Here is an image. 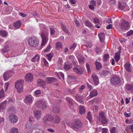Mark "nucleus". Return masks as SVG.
I'll list each match as a JSON object with an SVG mask.
<instances>
[{
	"label": "nucleus",
	"mask_w": 133,
	"mask_h": 133,
	"mask_svg": "<svg viewBox=\"0 0 133 133\" xmlns=\"http://www.w3.org/2000/svg\"><path fill=\"white\" fill-rule=\"evenodd\" d=\"M95 65L96 68L97 70H99L101 68V63L99 62L96 61Z\"/></svg>",
	"instance_id": "40"
},
{
	"label": "nucleus",
	"mask_w": 133,
	"mask_h": 133,
	"mask_svg": "<svg viewBox=\"0 0 133 133\" xmlns=\"http://www.w3.org/2000/svg\"><path fill=\"white\" fill-rule=\"evenodd\" d=\"M43 80L42 79H38L37 80V83H38V84L39 85H40V84L41 83V82Z\"/></svg>",
	"instance_id": "63"
},
{
	"label": "nucleus",
	"mask_w": 133,
	"mask_h": 133,
	"mask_svg": "<svg viewBox=\"0 0 133 133\" xmlns=\"http://www.w3.org/2000/svg\"><path fill=\"white\" fill-rule=\"evenodd\" d=\"M91 78L93 80L94 84L96 85H98L99 83V80L98 76L95 73H93L91 75Z\"/></svg>",
	"instance_id": "11"
},
{
	"label": "nucleus",
	"mask_w": 133,
	"mask_h": 133,
	"mask_svg": "<svg viewBox=\"0 0 133 133\" xmlns=\"http://www.w3.org/2000/svg\"><path fill=\"white\" fill-rule=\"evenodd\" d=\"M125 89L127 90L130 91L132 94L133 93V85L127 84L125 87Z\"/></svg>",
	"instance_id": "21"
},
{
	"label": "nucleus",
	"mask_w": 133,
	"mask_h": 133,
	"mask_svg": "<svg viewBox=\"0 0 133 133\" xmlns=\"http://www.w3.org/2000/svg\"><path fill=\"white\" fill-rule=\"evenodd\" d=\"M53 119V117L50 115L47 114L44 116L43 119V122L46 123L48 122V121L52 122Z\"/></svg>",
	"instance_id": "10"
},
{
	"label": "nucleus",
	"mask_w": 133,
	"mask_h": 133,
	"mask_svg": "<svg viewBox=\"0 0 133 133\" xmlns=\"http://www.w3.org/2000/svg\"><path fill=\"white\" fill-rule=\"evenodd\" d=\"M61 27L63 30L64 31L65 33L68 34V35H69V31L67 30L66 26L63 23H61Z\"/></svg>",
	"instance_id": "31"
},
{
	"label": "nucleus",
	"mask_w": 133,
	"mask_h": 133,
	"mask_svg": "<svg viewBox=\"0 0 133 133\" xmlns=\"http://www.w3.org/2000/svg\"><path fill=\"white\" fill-rule=\"evenodd\" d=\"M39 54H36L35 56L32 59L31 61L33 62H37L39 61Z\"/></svg>",
	"instance_id": "25"
},
{
	"label": "nucleus",
	"mask_w": 133,
	"mask_h": 133,
	"mask_svg": "<svg viewBox=\"0 0 133 133\" xmlns=\"http://www.w3.org/2000/svg\"><path fill=\"white\" fill-rule=\"evenodd\" d=\"M41 91L39 90H37L35 92V94L36 97H37L38 95L41 93Z\"/></svg>",
	"instance_id": "47"
},
{
	"label": "nucleus",
	"mask_w": 133,
	"mask_h": 133,
	"mask_svg": "<svg viewBox=\"0 0 133 133\" xmlns=\"http://www.w3.org/2000/svg\"><path fill=\"white\" fill-rule=\"evenodd\" d=\"M97 99V98L94 99L92 100L89 101V103L90 104H92L94 103V102L96 101Z\"/></svg>",
	"instance_id": "60"
},
{
	"label": "nucleus",
	"mask_w": 133,
	"mask_h": 133,
	"mask_svg": "<svg viewBox=\"0 0 133 133\" xmlns=\"http://www.w3.org/2000/svg\"><path fill=\"white\" fill-rule=\"evenodd\" d=\"M56 81V79L53 77L47 78L46 79V83L48 84H51Z\"/></svg>",
	"instance_id": "22"
},
{
	"label": "nucleus",
	"mask_w": 133,
	"mask_h": 133,
	"mask_svg": "<svg viewBox=\"0 0 133 133\" xmlns=\"http://www.w3.org/2000/svg\"><path fill=\"white\" fill-rule=\"evenodd\" d=\"M98 92L97 90L96 89H93L90 92L89 97L90 98L96 96Z\"/></svg>",
	"instance_id": "18"
},
{
	"label": "nucleus",
	"mask_w": 133,
	"mask_h": 133,
	"mask_svg": "<svg viewBox=\"0 0 133 133\" xmlns=\"http://www.w3.org/2000/svg\"><path fill=\"white\" fill-rule=\"evenodd\" d=\"M10 133H18V129L15 128H12L10 131Z\"/></svg>",
	"instance_id": "41"
},
{
	"label": "nucleus",
	"mask_w": 133,
	"mask_h": 133,
	"mask_svg": "<svg viewBox=\"0 0 133 133\" xmlns=\"http://www.w3.org/2000/svg\"><path fill=\"white\" fill-rule=\"evenodd\" d=\"M11 76V72L10 71H8L4 73L3 75L5 81L8 80Z\"/></svg>",
	"instance_id": "17"
},
{
	"label": "nucleus",
	"mask_w": 133,
	"mask_h": 133,
	"mask_svg": "<svg viewBox=\"0 0 133 133\" xmlns=\"http://www.w3.org/2000/svg\"><path fill=\"white\" fill-rule=\"evenodd\" d=\"M133 34V31L132 30H130L128 31L127 33V36H130L132 35Z\"/></svg>",
	"instance_id": "49"
},
{
	"label": "nucleus",
	"mask_w": 133,
	"mask_h": 133,
	"mask_svg": "<svg viewBox=\"0 0 133 133\" xmlns=\"http://www.w3.org/2000/svg\"><path fill=\"white\" fill-rule=\"evenodd\" d=\"M72 63L73 65L76 66H78L77 65V62L76 60L73 61H72Z\"/></svg>",
	"instance_id": "62"
},
{
	"label": "nucleus",
	"mask_w": 133,
	"mask_h": 133,
	"mask_svg": "<svg viewBox=\"0 0 133 133\" xmlns=\"http://www.w3.org/2000/svg\"><path fill=\"white\" fill-rule=\"evenodd\" d=\"M5 97L4 91L3 89H2L0 91V98L2 99Z\"/></svg>",
	"instance_id": "38"
},
{
	"label": "nucleus",
	"mask_w": 133,
	"mask_h": 133,
	"mask_svg": "<svg viewBox=\"0 0 133 133\" xmlns=\"http://www.w3.org/2000/svg\"><path fill=\"white\" fill-rule=\"evenodd\" d=\"M42 60L44 62L45 65L46 66H48V63L46 60H45L44 58H43Z\"/></svg>",
	"instance_id": "57"
},
{
	"label": "nucleus",
	"mask_w": 133,
	"mask_h": 133,
	"mask_svg": "<svg viewBox=\"0 0 133 133\" xmlns=\"http://www.w3.org/2000/svg\"><path fill=\"white\" fill-rule=\"evenodd\" d=\"M34 100V98L32 95H27L25 97L24 101L27 105L31 104Z\"/></svg>",
	"instance_id": "6"
},
{
	"label": "nucleus",
	"mask_w": 133,
	"mask_h": 133,
	"mask_svg": "<svg viewBox=\"0 0 133 133\" xmlns=\"http://www.w3.org/2000/svg\"><path fill=\"white\" fill-rule=\"evenodd\" d=\"M76 100L82 104H84L82 100V97L80 95H77L75 97Z\"/></svg>",
	"instance_id": "26"
},
{
	"label": "nucleus",
	"mask_w": 133,
	"mask_h": 133,
	"mask_svg": "<svg viewBox=\"0 0 133 133\" xmlns=\"http://www.w3.org/2000/svg\"><path fill=\"white\" fill-rule=\"evenodd\" d=\"M25 79L28 82H31L33 79V76L32 74L28 73L24 77Z\"/></svg>",
	"instance_id": "13"
},
{
	"label": "nucleus",
	"mask_w": 133,
	"mask_h": 133,
	"mask_svg": "<svg viewBox=\"0 0 133 133\" xmlns=\"http://www.w3.org/2000/svg\"><path fill=\"white\" fill-rule=\"evenodd\" d=\"M21 23L20 21H19L14 23V25L15 28L18 29L21 26Z\"/></svg>",
	"instance_id": "29"
},
{
	"label": "nucleus",
	"mask_w": 133,
	"mask_h": 133,
	"mask_svg": "<svg viewBox=\"0 0 133 133\" xmlns=\"http://www.w3.org/2000/svg\"><path fill=\"white\" fill-rule=\"evenodd\" d=\"M109 55L108 54H106L104 55L103 58V61L104 62L107 61L109 59Z\"/></svg>",
	"instance_id": "42"
},
{
	"label": "nucleus",
	"mask_w": 133,
	"mask_h": 133,
	"mask_svg": "<svg viewBox=\"0 0 133 133\" xmlns=\"http://www.w3.org/2000/svg\"><path fill=\"white\" fill-rule=\"evenodd\" d=\"M40 86H42L43 88H44L45 86V81H42L41 82V83L40 85Z\"/></svg>",
	"instance_id": "55"
},
{
	"label": "nucleus",
	"mask_w": 133,
	"mask_h": 133,
	"mask_svg": "<svg viewBox=\"0 0 133 133\" xmlns=\"http://www.w3.org/2000/svg\"><path fill=\"white\" fill-rule=\"evenodd\" d=\"M50 34L51 35H53L55 33V30L54 29L50 28Z\"/></svg>",
	"instance_id": "50"
},
{
	"label": "nucleus",
	"mask_w": 133,
	"mask_h": 133,
	"mask_svg": "<svg viewBox=\"0 0 133 133\" xmlns=\"http://www.w3.org/2000/svg\"><path fill=\"white\" fill-rule=\"evenodd\" d=\"M38 39L35 36L31 37L28 40V43L30 46L36 47L39 43Z\"/></svg>",
	"instance_id": "2"
},
{
	"label": "nucleus",
	"mask_w": 133,
	"mask_h": 133,
	"mask_svg": "<svg viewBox=\"0 0 133 133\" xmlns=\"http://www.w3.org/2000/svg\"><path fill=\"white\" fill-rule=\"evenodd\" d=\"M73 69L75 72L79 75H82L84 71V68L82 66H76L73 68Z\"/></svg>",
	"instance_id": "7"
},
{
	"label": "nucleus",
	"mask_w": 133,
	"mask_h": 133,
	"mask_svg": "<svg viewBox=\"0 0 133 133\" xmlns=\"http://www.w3.org/2000/svg\"><path fill=\"white\" fill-rule=\"evenodd\" d=\"M130 66L131 64L128 63H126L124 65L126 70L129 72H130L131 71Z\"/></svg>",
	"instance_id": "27"
},
{
	"label": "nucleus",
	"mask_w": 133,
	"mask_h": 133,
	"mask_svg": "<svg viewBox=\"0 0 133 133\" xmlns=\"http://www.w3.org/2000/svg\"><path fill=\"white\" fill-rule=\"evenodd\" d=\"M120 55V51H118L115 54L114 58L117 62H118L119 59Z\"/></svg>",
	"instance_id": "30"
},
{
	"label": "nucleus",
	"mask_w": 133,
	"mask_h": 133,
	"mask_svg": "<svg viewBox=\"0 0 133 133\" xmlns=\"http://www.w3.org/2000/svg\"><path fill=\"white\" fill-rule=\"evenodd\" d=\"M110 133H115L116 132V128L115 127H113L110 129Z\"/></svg>",
	"instance_id": "46"
},
{
	"label": "nucleus",
	"mask_w": 133,
	"mask_h": 133,
	"mask_svg": "<svg viewBox=\"0 0 133 133\" xmlns=\"http://www.w3.org/2000/svg\"><path fill=\"white\" fill-rule=\"evenodd\" d=\"M7 102V101L5 100L0 104V111H2L5 108Z\"/></svg>",
	"instance_id": "24"
},
{
	"label": "nucleus",
	"mask_w": 133,
	"mask_h": 133,
	"mask_svg": "<svg viewBox=\"0 0 133 133\" xmlns=\"http://www.w3.org/2000/svg\"><path fill=\"white\" fill-rule=\"evenodd\" d=\"M19 15L23 17H25L27 16V15L22 13H19Z\"/></svg>",
	"instance_id": "64"
},
{
	"label": "nucleus",
	"mask_w": 133,
	"mask_h": 133,
	"mask_svg": "<svg viewBox=\"0 0 133 133\" xmlns=\"http://www.w3.org/2000/svg\"><path fill=\"white\" fill-rule=\"evenodd\" d=\"M76 46L77 45L75 43H74L72 45H70L69 49L70 50H74Z\"/></svg>",
	"instance_id": "44"
},
{
	"label": "nucleus",
	"mask_w": 133,
	"mask_h": 133,
	"mask_svg": "<svg viewBox=\"0 0 133 133\" xmlns=\"http://www.w3.org/2000/svg\"><path fill=\"white\" fill-rule=\"evenodd\" d=\"M62 63H58L57 65V69H59L61 68L62 66Z\"/></svg>",
	"instance_id": "54"
},
{
	"label": "nucleus",
	"mask_w": 133,
	"mask_h": 133,
	"mask_svg": "<svg viewBox=\"0 0 133 133\" xmlns=\"http://www.w3.org/2000/svg\"><path fill=\"white\" fill-rule=\"evenodd\" d=\"M94 22L95 23H98L99 22V21L98 18L97 17H95L93 18Z\"/></svg>",
	"instance_id": "48"
},
{
	"label": "nucleus",
	"mask_w": 133,
	"mask_h": 133,
	"mask_svg": "<svg viewBox=\"0 0 133 133\" xmlns=\"http://www.w3.org/2000/svg\"><path fill=\"white\" fill-rule=\"evenodd\" d=\"M119 3L118 4V7L119 9L123 10L126 6V3L124 2H120L119 1Z\"/></svg>",
	"instance_id": "23"
},
{
	"label": "nucleus",
	"mask_w": 133,
	"mask_h": 133,
	"mask_svg": "<svg viewBox=\"0 0 133 133\" xmlns=\"http://www.w3.org/2000/svg\"><path fill=\"white\" fill-rule=\"evenodd\" d=\"M86 66L88 72V73H90L91 71L89 65L87 63L86 64Z\"/></svg>",
	"instance_id": "51"
},
{
	"label": "nucleus",
	"mask_w": 133,
	"mask_h": 133,
	"mask_svg": "<svg viewBox=\"0 0 133 133\" xmlns=\"http://www.w3.org/2000/svg\"><path fill=\"white\" fill-rule=\"evenodd\" d=\"M41 36L42 38V41L41 45V49L47 43L48 40V35L47 34L41 33Z\"/></svg>",
	"instance_id": "4"
},
{
	"label": "nucleus",
	"mask_w": 133,
	"mask_h": 133,
	"mask_svg": "<svg viewBox=\"0 0 133 133\" xmlns=\"http://www.w3.org/2000/svg\"><path fill=\"white\" fill-rule=\"evenodd\" d=\"M121 26L123 29H127L129 28V23L128 22L123 19Z\"/></svg>",
	"instance_id": "12"
},
{
	"label": "nucleus",
	"mask_w": 133,
	"mask_h": 133,
	"mask_svg": "<svg viewBox=\"0 0 133 133\" xmlns=\"http://www.w3.org/2000/svg\"><path fill=\"white\" fill-rule=\"evenodd\" d=\"M48 57V59L49 61H50L52 57L53 54H49L47 55Z\"/></svg>",
	"instance_id": "45"
},
{
	"label": "nucleus",
	"mask_w": 133,
	"mask_h": 133,
	"mask_svg": "<svg viewBox=\"0 0 133 133\" xmlns=\"http://www.w3.org/2000/svg\"><path fill=\"white\" fill-rule=\"evenodd\" d=\"M105 35L103 33H100L98 34V36L100 41L101 42H104L105 39Z\"/></svg>",
	"instance_id": "28"
},
{
	"label": "nucleus",
	"mask_w": 133,
	"mask_h": 133,
	"mask_svg": "<svg viewBox=\"0 0 133 133\" xmlns=\"http://www.w3.org/2000/svg\"><path fill=\"white\" fill-rule=\"evenodd\" d=\"M102 133H107L108 129L106 128H103L102 129Z\"/></svg>",
	"instance_id": "58"
},
{
	"label": "nucleus",
	"mask_w": 133,
	"mask_h": 133,
	"mask_svg": "<svg viewBox=\"0 0 133 133\" xmlns=\"http://www.w3.org/2000/svg\"><path fill=\"white\" fill-rule=\"evenodd\" d=\"M111 82L112 84H117L120 82V79L116 77H113L111 79Z\"/></svg>",
	"instance_id": "14"
},
{
	"label": "nucleus",
	"mask_w": 133,
	"mask_h": 133,
	"mask_svg": "<svg viewBox=\"0 0 133 133\" xmlns=\"http://www.w3.org/2000/svg\"><path fill=\"white\" fill-rule=\"evenodd\" d=\"M9 83L8 82H6L5 83L4 85V89L5 91H6L8 88Z\"/></svg>",
	"instance_id": "52"
},
{
	"label": "nucleus",
	"mask_w": 133,
	"mask_h": 133,
	"mask_svg": "<svg viewBox=\"0 0 133 133\" xmlns=\"http://www.w3.org/2000/svg\"><path fill=\"white\" fill-rule=\"evenodd\" d=\"M46 102L43 100L38 101L36 103V105L37 107L39 108H41L43 110H45L46 108Z\"/></svg>",
	"instance_id": "5"
},
{
	"label": "nucleus",
	"mask_w": 133,
	"mask_h": 133,
	"mask_svg": "<svg viewBox=\"0 0 133 133\" xmlns=\"http://www.w3.org/2000/svg\"><path fill=\"white\" fill-rule=\"evenodd\" d=\"M56 48L57 50L62 47L61 43L59 42H57L56 44Z\"/></svg>",
	"instance_id": "39"
},
{
	"label": "nucleus",
	"mask_w": 133,
	"mask_h": 133,
	"mask_svg": "<svg viewBox=\"0 0 133 133\" xmlns=\"http://www.w3.org/2000/svg\"><path fill=\"white\" fill-rule=\"evenodd\" d=\"M60 118L58 116H56L53 117V119L52 122L56 124H58L60 121Z\"/></svg>",
	"instance_id": "20"
},
{
	"label": "nucleus",
	"mask_w": 133,
	"mask_h": 133,
	"mask_svg": "<svg viewBox=\"0 0 133 133\" xmlns=\"http://www.w3.org/2000/svg\"><path fill=\"white\" fill-rule=\"evenodd\" d=\"M34 116L37 119H39L41 117L42 111L40 110H36L34 111Z\"/></svg>",
	"instance_id": "16"
},
{
	"label": "nucleus",
	"mask_w": 133,
	"mask_h": 133,
	"mask_svg": "<svg viewBox=\"0 0 133 133\" xmlns=\"http://www.w3.org/2000/svg\"><path fill=\"white\" fill-rule=\"evenodd\" d=\"M79 112L82 115L84 114L86 112V110L84 107L82 106L79 105Z\"/></svg>",
	"instance_id": "19"
},
{
	"label": "nucleus",
	"mask_w": 133,
	"mask_h": 133,
	"mask_svg": "<svg viewBox=\"0 0 133 133\" xmlns=\"http://www.w3.org/2000/svg\"><path fill=\"white\" fill-rule=\"evenodd\" d=\"M90 3L91 5L94 6H96V2L94 0H91L90 2Z\"/></svg>",
	"instance_id": "56"
},
{
	"label": "nucleus",
	"mask_w": 133,
	"mask_h": 133,
	"mask_svg": "<svg viewBox=\"0 0 133 133\" xmlns=\"http://www.w3.org/2000/svg\"><path fill=\"white\" fill-rule=\"evenodd\" d=\"M9 119L10 122L12 123H15L17 122L18 120V118L17 116L15 114H11L9 116Z\"/></svg>",
	"instance_id": "9"
},
{
	"label": "nucleus",
	"mask_w": 133,
	"mask_h": 133,
	"mask_svg": "<svg viewBox=\"0 0 133 133\" xmlns=\"http://www.w3.org/2000/svg\"><path fill=\"white\" fill-rule=\"evenodd\" d=\"M99 119L102 124H105L108 122V120L104 116V113L102 111L99 113Z\"/></svg>",
	"instance_id": "8"
},
{
	"label": "nucleus",
	"mask_w": 133,
	"mask_h": 133,
	"mask_svg": "<svg viewBox=\"0 0 133 133\" xmlns=\"http://www.w3.org/2000/svg\"><path fill=\"white\" fill-rule=\"evenodd\" d=\"M10 48V46L9 45H7L4 46V47L2 49V50L3 52H6L9 50Z\"/></svg>",
	"instance_id": "33"
},
{
	"label": "nucleus",
	"mask_w": 133,
	"mask_h": 133,
	"mask_svg": "<svg viewBox=\"0 0 133 133\" xmlns=\"http://www.w3.org/2000/svg\"><path fill=\"white\" fill-rule=\"evenodd\" d=\"M85 25L86 26H87L89 28H91L92 27V24L89 20H87L85 22Z\"/></svg>",
	"instance_id": "35"
},
{
	"label": "nucleus",
	"mask_w": 133,
	"mask_h": 133,
	"mask_svg": "<svg viewBox=\"0 0 133 133\" xmlns=\"http://www.w3.org/2000/svg\"><path fill=\"white\" fill-rule=\"evenodd\" d=\"M70 127L74 130L81 132L82 131L83 124L79 119H77L71 123Z\"/></svg>",
	"instance_id": "1"
},
{
	"label": "nucleus",
	"mask_w": 133,
	"mask_h": 133,
	"mask_svg": "<svg viewBox=\"0 0 133 133\" xmlns=\"http://www.w3.org/2000/svg\"><path fill=\"white\" fill-rule=\"evenodd\" d=\"M88 89L90 90H91L92 89V87L91 85L89 84L88 83H87Z\"/></svg>",
	"instance_id": "53"
},
{
	"label": "nucleus",
	"mask_w": 133,
	"mask_h": 133,
	"mask_svg": "<svg viewBox=\"0 0 133 133\" xmlns=\"http://www.w3.org/2000/svg\"><path fill=\"white\" fill-rule=\"evenodd\" d=\"M52 111L55 113H59L60 110L59 108L57 107L56 108H53Z\"/></svg>",
	"instance_id": "43"
},
{
	"label": "nucleus",
	"mask_w": 133,
	"mask_h": 133,
	"mask_svg": "<svg viewBox=\"0 0 133 133\" xmlns=\"http://www.w3.org/2000/svg\"><path fill=\"white\" fill-rule=\"evenodd\" d=\"M7 32L5 31L1 30L0 31V35L3 37H5L8 35Z\"/></svg>",
	"instance_id": "37"
},
{
	"label": "nucleus",
	"mask_w": 133,
	"mask_h": 133,
	"mask_svg": "<svg viewBox=\"0 0 133 133\" xmlns=\"http://www.w3.org/2000/svg\"><path fill=\"white\" fill-rule=\"evenodd\" d=\"M24 81L23 79H19L15 83V87L18 92L20 93L23 91V85L22 84Z\"/></svg>",
	"instance_id": "3"
},
{
	"label": "nucleus",
	"mask_w": 133,
	"mask_h": 133,
	"mask_svg": "<svg viewBox=\"0 0 133 133\" xmlns=\"http://www.w3.org/2000/svg\"><path fill=\"white\" fill-rule=\"evenodd\" d=\"M72 67V65L70 62L67 61L65 62L64 68L66 70H69Z\"/></svg>",
	"instance_id": "15"
},
{
	"label": "nucleus",
	"mask_w": 133,
	"mask_h": 133,
	"mask_svg": "<svg viewBox=\"0 0 133 133\" xmlns=\"http://www.w3.org/2000/svg\"><path fill=\"white\" fill-rule=\"evenodd\" d=\"M66 102L69 103V104L72 105H73L74 104L73 103V101L72 99L70 97H67L66 98Z\"/></svg>",
	"instance_id": "34"
},
{
	"label": "nucleus",
	"mask_w": 133,
	"mask_h": 133,
	"mask_svg": "<svg viewBox=\"0 0 133 133\" xmlns=\"http://www.w3.org/2000/svg\"><path fill=\"white\" fill-rule=\"evenodd\" d=\"M87 118L90 122H91L92 121V118L91 116V113L90 112H88L87 115Z\"/></svg>",
	"instance_id": "32"
},
{
	"label": "nucleus",
	"mask_w": 133,
	"mask_h": 133,
	"mask_svg": "<svg viewBox=\"0 0 133 133\" xmlns=\"http://www.w3.org/2000/svg\"><path fill=\"white\" fill-rule=\"evenodd\" d=\"M51 46H48L47 48L45 50H44V52L48 51L51 49Z\"/></svg>",
	"instance_id": "61"
},
{
	"label": "nucleus",
	"mask_w": 133,
	"mask_h": 133,
	"mask_svg": "<svg viewBox=\"0 0 133 133\" xmlns=\"http://www.w3.org/2000/svg\"><path fill=\"white\" fill-rule=\"evenodd\" d=\"M78 61L79 63L81 64H82L84 63L83 59L82 58L78 59Z\"/></svg>",
	"instance_id": "59"
},
{
	"label": "nucleus",
	"mask_w": 133,
	"mask_h": 133,
	"mask_svg": "<svg viewBox=\"0 0 133 133\" xmlns=\"http://www.w3.org/2000/svg\"><path fill=\"white\" fill-rule=\"evenodd\" d=\"M131 129V131L133 132V124L129 125L127 126L125 128V130L126 131H128Z\"/></svg>",
	"instance_id": "36"
}]
</instances>
